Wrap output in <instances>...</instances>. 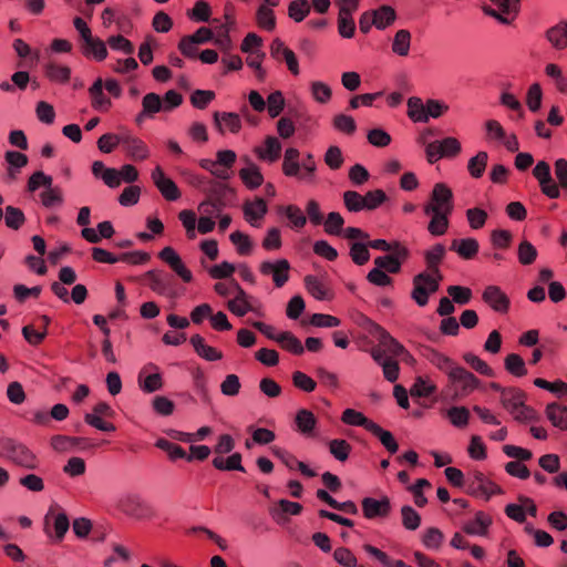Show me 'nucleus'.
<instances>
[{"label": "nucleus", "mask_w": 567, "mask_h": 567, "mask_svg": "<svg viewBox=\"0 0 567 567\" xmlns=\"http://www.w3.org/2000/svg\"><path fill=\"white\" fill-rule=\"evenodd\" d=\"M295 422H296L298 431L302 435H305L307 437L315 436L317 419L311 411H309L307 409L299 410L296 414Z\"/></svg>", "instance_id": "nucleus-26"}, {"label": "nucleus", "mask_w": 567, "mask_h": 567, "mask_svg": "<svg viewBox=\"0 0 567 567\" xmlns=\"http://www.w3.org/2000/svg\"><path fill=\"white\" fill-rule=\"evenodd\" d=\"M150 280V288L162 296L175 297L173 287V276L164 270L152 269L145 274Z\"/></svg>", "instance_id": "nucleus-7"}, {"label": "nucleus", "mask_w": 567, "mask_h": 567, "mask_svg": "<svg viewBox=\"0 0 567 567\" xmlns=\"http://www.w3.org/2000/svg\"><path fill=\"white\" fill-rule=\"evenodd\" d=\"M377 436L381 444L391 453L394 454L399 450V445L390 431L383 430L379 424L374 423L369 431Z\"/></svg>", "instance_id": "nucleus-38"}, {"label": "nucleus", "mask_w": 567, "mask_h": 567, "mask_svg": "<svg viewBox=\"0 0 567 567\" xmlns=\"http://www.w3.org/2000/svg\"><path fill=\"white\" fill-rule=\"evenodd\" d=\"M402 515V525L408 530H415L420 527L421 516L420 514L410 505H404L401 508Z\"/></svg>", "instance_id": "nucleus-53"}, {"label": "nucleus", "mask_w": 567, "mask_h": 567, "mask_svg": "<svg viewBox=\"0 0 567 567\" xmlns=\"http://www.w3.org/2000/svg\"><path fill=\"white\" fill-rule=\"evenodd\" d=\"M449 213L436 214L429 223L427 230L433 236H442L449 228Z\"/></svg>", "instance_id": "nucleus-58"}, {"label": "nucleus", "mask_w": 567, "mask_h": 567, "mask_svg": "<svg viewBox=\"0 0 567 567\" xmlns=\"http://www.w3.org/2000/svg\"><path fill=\"white\" fill-rule=\"evenodd\" d=\"M333 559L342 567H357L358 559L347 547H338L333 551Z\"/></svg>", "instance_id": "nucleus-64"}, {"label": "nucleus", "mask_w": 567, "mask_h": 567, "mask_svg": "<svg viewBox=\"0 0 567 567\" xmlns=\"http://www.w3.org/2000/svg\"><path fill=\"white\" fill-rule=\"evenodd\" d=\"M492 524V518L484 512H477L475 518L467 520L463 525V530L468 535L484 536L487 533V528Z\"/></svg>", "instance_id": "nucleus-24"}, {"label": "nucleus", "mask_w": 567, "mask_h": 567, "mask_svg": "<svg viewBox=\"0 0 567 567\" xmlns=\"http://www.w3.org/2000/svg\"><path fill=\"white\" fill-rule=\"evenodd\" d=\"M310 90L313 99L321 104L330 101L332 91L330 86L321 81H315L310 84Z\"/></svg>", "instance_id": "nucleus-63"}, {"label": "nucleus", "mask_w": 567, "mask_h": 567, "mask_svg": "<svg viewBox=\"0 0 567 567\" xmlns=\"http://www.w3.org/2000/svg\"><path fill=\"white\" fill-rule=\"evenodd\" d=\"M431 202L442 212L452 214L453 212V193L444 183L434 185L431 193Z\"/></svg>", "instance_id": "nucleus-15"}, {"label": "nucleus", "mask_w": 567, "mask_h": 567, "mask_svg": "<svg viewBox=\"0 0 567 567\" xmlns=\"http://www.w3.org/2000/svg\"><path fill=\"white\" fill-rule=\"evenodd\" d=\"M214 122L219 132L223 133L221 124L224 123L231 133H238L241 128V120L237 113L233 112H215Z\"/></svg>", "instance_id": "nucleus-28"}, {"label": "nucleus", "mask_w": 567, "mask_h": 567, "mask_svg": "<svg viewBox=\"0 0 567 567\" xmlns=\"http://www.w3.org/2000/svg\"><path fill=\"white\" fill-rule=\"evenodd\" d=\"M231 286L237 292V296L235 299L228 301V309L236 316L243 317L248 311H251L252 308L247 301V293L244 291V289L239 286V284L236 280L231 281Z\"/></svg>", "instance_id": "nucleus-22"}, {"label": "nucleus", "mask_w": 567, "mask_h": 567, "mask_svg": "<svg viewBox=\"0 0 567 567\" xmlns=\"http://www.w3.org/2000/svg\"><path fill=\"white\" fill-rule=\"evenodd\" d=\"M411 45V33L409 30H399L392 42V51L399 56H406Z\"/></svg>", "instance_id": "nucleus-36"}, {"label": "nucleus", "mask_w": 567, "mask_h": 567, "mask_svg": "<svg viewBox=\"0 0 567 567\" xmlns=\"http://www.w3.org/2000/svg\"><path fill=\"white\" fill-rule=\"evenodd\" d=\"M355 24L352 13L343 10L338 14V32L344 39H350L354 35Z\"/></svg>", "instance_id": "nucleus-44"}, {"label": "nucleus", "mask_w": 567, "mask_h": 567, "mask_svg": "<svg viewBox=\"0 0 567 567\" xmlns=\"http://www.w3.org/2000/svg\"><path fill=\"white\" fill-rule=\"evenodd\" d=\"M374 17V27L384 30L395 21V10L390 6H381L377 10H372Z\"/></svg>", "instance_id": "nucleus-33"}, {"label": "nucleus", "mask_w": 567, "mask_h": 567, "mask_svg": "<svg viewBox=\"0 0 567 567\" xmlns=\"http://www.w3.org/2000/svg\"><path fill=\"white\" fill-rule=\"evenodd\" d=\"M267 213V205L262 198H258L252 203H247L244 206V215L246 220L251 226H258L255 220L261 219Z\"/></svg>", "instance_id": "nucleus-32"}, {"label": "nucleus", "mask_w": 567, "mask_h": 567, "mask_svg": "<svg viewBox=\"0 0 567 567\" xmlns=\"http://www.w3.org/2000/svg\"><path fill=\"white\" fill-rule=\"evenodd\" d=\"M546 415L554 426L567 430V406L550 403L546 408Z\"/></svg>", "instance_id": "nucleus-31"}, {"label": "nucleus", "mask_w": 567, "mask_h": 567, "mask_svg": "<svg viewBox=\"0 0 567 567\" xmlns=\"http://www.w3.org/2000/svg\"><path fill=\"white\" fill-rule=\"evenodd\" d=\"M158 258L162 259L165 264H167L171 269L182 278L185 282H190L193 280L192 272L184 265L181 256L176 252V250L169 246L163 248Z\"/></svg>", "instance_id": "nucleus-10"}, {"label": "nucleus", "mask_w": 567, "mask_h": 567, "mask_svg": "<svg viewBox=\"0 0 567 567\" xmlns=\"http://www.w3.org/2000/svg\"><path fill=\"white\" fill-rule=\"evenodd\" d=\"M290 264L286 259H279L276 262L264 261L260 265V272L265 276H272L277 288H281L289 279Z\"/></svg>", "instance_id": "nucleus-11"}, {"label": "nucleus", "mask_w": 567, "mask_h": 567, "mask_svg": "<svg viewBox=\"0 0 567 567\" xmlns=\"http://www.w3.org/2000/svg\"><path fill=\"white\" fill-rule=\"evenodd\" d=\"M310 10L308 0H293L289 3L288 16L295 22H301L310 13Z\"/></svg>", "instance_id": "nucleus-46"}, {"label": "nucleus", "mask_w": 567, "mask_h": 567, "mask_svg": "<svg viewBox=\"0 0 567 567\" xmlns=\"http://www.w3.org/2000/svg\"><path fill=\"white\" fill-rule=\"evenodd\" d=\"M505 369L515 377H524L527 374L525 362L519 354L511 353L505 358Z\"/></svg>", "instance_id": "nucleus-48"}, {"label": "nucleus", "mask_w": 567, "mask_h": 567, "mask_svg": "<svg viewBox=\"0 0 567 567\" xmlns=\"http://www.w3.org/2000/svg\"><path fill=\"white\" fill-rule=\"evenodd\" d=\"M426 104L420 97L412 96L408 100V115L413 122L426 123Z\"/></svg>", "instance_id": "nucleus-37"}, {"label": "nucleus", "mask_w": 567, "mask_h": 567, "mask_svg": "<svg viewBox=\"0 0 567 567\" xmlns=\"http://www.w3.org/2000/svg\"><path fill=\"white\" fill-rule=\"evenodd\" d=\"M81 52L86 58H93L96 61H103L107 56V49L105 43L100 39L90 35V40H82Z\"/></svg>", "instance_id": "nucleus-17"}, {"label": "nucleus", "mask_w": 567, "mask_h": 567, "mask_svg": "<svg viewBox=\"0 0 567 567\" xmlns=\"http://www.w3.org/2000/svg\"><path fill=\"white\" fill-rule=\"evenodd\" d=\"M47 78L56 83H66L71 75V69L64 65L48 63L44 68Z\"/></svg>", "instance_id": "nucleus-40"}, {"label": "nucleus", "mask_w": 567, "mask_h": 567, "mask_svg": "<svg viewBox=\"0 0 567 567\" xmlns=\"http://www.w3.org/2000/svg\"><path fill=\"white\" fill-rule=\"evenodd\" d=\"M446 416L453 426L463 429L468 424L470 411L465 406H452L446 411Z\"/></svg>", "instance_id": "nucleus-42"}, {"label": "nucleus", "mask_w": 567, "mask_h": 567, "mask_svg": "<svg viewBox=\"0 0 567 567\" xmlns=\"http://www.w3.org/2000/svg\"><path fill=\"white\" fill-rule=\"evenodd\" d=\"M388 200L386 194L382 189H374L363 195V206L365 210H374Z\"/></svg>", "instance_id": "nucleus-60"}, {"label": "nucleus", "mask_w": 567, "mask_h": 567, "mask_svg": "<svg viewBox=\"0 0 567 567\" xmlns=\"http://www.w3.org/2000/svg\"><path fill=\"white\" fill-rule=\"evenodd\" d=\"M189 342L197 355L206 361L213 362L223 358V353L216 348L206 344L205 339L200 334L192 336Z\"/></svg>", "instance_id": "nucleus-19"}, {"label": "nucleus", "mask_w": 567, "mask_h": 567, "mask_svg": "<svg viewBox=\"0 0 567 567\" xmlns=\"http://www.w3.org/2000/svg\"><path fill=\"white\" fill-rule=\"evenodd\" d=\"M439 288L440 285L430 278L427 271H422L413 277L411 298L417 306L424 307L429 302L430 295L435 293Z\"/></svg>", "instance_id": "nucleus-4"}, {"label": "nucleus", "mask_w": 567, "mask_h": 567, "mask_svg": "<svg viewBox=\"0 0 567 567\" xmlns=\"http://www.w3.org/2000/svg\"><path fill=\"white\" fill-rule=\"evenodd\" d=\"M488 161V154L484 151L478 152L474 157L470 158L467 164L468 173L474 178L482 177Z\"/></svg>", "instance_id": "nucleus-47"}, {"label": "nucleus", "mask_w": 567, "mask_h": 567, "mask_svg": "<svg viewBox=\"0 0 567 567\" xmlns=\"http://www.w3.org/2000/svg\"><path fill=\"white\" fill-rule=\"evenodd\" d=\"M422 355L439 370L445 372L447 378L450 377V372L457 367L451 358L430 347L424 348Z\"/></svg>", "instance_id": "nucleus-18"}, {"label": "nucleus", "mask_w": 567, "mask_h": 567, "mask_svg": "<svg viewBox=\"0 0 567 567\" xmlns=\"http://www.w3.org/2000/svg\"><path fill=\"white\" fill-rule=\"evenodd\" d=\"M301 512V504L285 498L278 501L277 507L270 508V515L276 520H280L284 515L297 516Z\"/></svg>", "instance_id": "nucleus-29"}, {"label": "nucleus", "mask_w": 567, "mask_h": 567, "mask_svg": "<svg viewBox=\"0 0 567 567\" xmlns=\"http://www.w3.org/2000/svg\"><path fill=\"white\" fill-rule=\"evenodd\" d=\"M278 343L287 351L301 355L305 352V348L301 341L291 332L285 331L279 333Z\"/></svg>", "instance_id": "nucleus-39"}, {"label": "nucleus", "mask_w": 567, "mask_h": 567, "mask_svg": "<svg viewBox=\"0 0 567 567\" xmlns=\"http://www.w3.org/2000/svg\"><path fill=\"white\" fill-rule=\"evenodd\" d=\"M248 166L239 171V177L249 189H256L264 183V176L259 167L246 159Z\"/></svg>", "instance_id": "nucleus-27"}, {"label": "nucleus", "mask_w": 567, "mask_h": 567, "mask_svg": "<svg viewBox=\"0 0 567 567\" xmlns=\"http://www.w3.org/2000/svg\"><path fill=\"white\" fill-rule=\"evenodd\" d=\"M478 241L475 238L454 239L450 249L455 251L461 258L470 260L478 252Z\"/></svg>", "instance_id": "nucleus-21"}, {"label": "nucleus", "mask_w": 567, "mask_h": 567, "mask_svg": "<svg viewBox=\"0 0 567 567\" xmlns=\"http://www.w3.org/2000/svg\"><path fill=\"white\" fill-rule=\"evenodd\" d=\"M151 177L165 199L175 202L181 197V192L177 185L173 179L165 176L161 166H156L152 171Z\"/></svg>", "instance_id": "nucleus-9"}, {"label": "nucleus", "mask_w": 567, "mask_h": 567, "mask_svg": "<svg viewBox=\"0 0 567 567\" xmlns=\"http://www.w3.org/2000/svg\"><path fill=\"white\" fill-rule=\"evenodd\" d=\"M537 249L528 240H523L517 250L518 261L524 265H532L537 258Z\"/></svg>", "instance_id": "nucleus-55"}, {"label": "nucleus", "mask_w": 567, "mask_h": 567, "mask_svg": "<svg viewBox=\"0 0 567 567\" xmlns=\"http://www.w3.org/2000/svg\"><path fill=\"white\" fill-rule=\"evenodd\" d=\"M89 94L94 110L105 112L112 106L111 100L103 93V81L101 78L94 81L89 89Z\"/></svg>", "instance_id": "nucleus-23"}, {"label": "nucleus", "mask_w": 567, "mask_h": 567, "mask_svg": "<svg viewBox=\"0 0 567 567\" xmlns=\"http://www.w3.org/2000/svg\"><path fill=\"white\" fill-rule=\"evenodd\" d=\"M138 385L142 391L153 393L163 388L162 374L158 372V367L150 363L138 374Z\"/></svg>", "instance_id": "nucleus-13"}, {"label": "nucleus", "mask_w": 567, "mask_h": 567, "mask_svg": "<svg viewBox=\"0 0 567 567\" xmlns=\"http://www.w3.org/2000/svg\"><path fill=\"white\" fill-rule=\"evenodd\" d=\"M118 508L125 515L137 519L146 517L150 513V506L135 493L123 495L118 501Z\"/></svg>", "instance_id": "nucleus-5"}, {"label": "nucleus", "mask_w": 567, "mask_h": 567, "mask_svg": "<svg viewBox=\"0 0 567 567\" xmlns=\"http://www.w3.org/2000/svg\"><path fill=\"white\" fill-rule=\"evenodd\" d=\"M464 361L471 365L476 372L486 375L494 377V370L482 359H480L476 354L472 352H466L463 354Z\"/></svg>", "instance_id": "nucleus-56"}, {"label": "nucleus", "mask_w": 567, "mask_h": 567, "mask_svg": "<svg viewBox=\"0 0 567 567\" xmlns=\"http://www.w3.org/2000/svg\"><path fill=\"white\" fill-rule=\"evenodd\" d=\"M443 539V533L436 527L427 528L422 536L423 545L431 550H437L441 547Z\"/></svg>", "instance_id": "nucleus-54"}, {"label": "nucleus", "mask_w": 567, "mask_h": 567, "mask_svg": "<svg viewBox=\"0 0 567 567\" xmlns=\"http://www.w3.org/2000/svg\"><path fill=\"white\" fill-rule=\"evenodd\" d=\"M86 439L84 437H72V436H65V435H54L51 439V446L53 450L58 452H66L75 446L84 443Z\"/></svg>", "instance_id": "nucleus-41"}, {"label": "nucleus", "mask_w": 567, "mask_h": 567, "mask_svg": "<svg viewBox=\"0 0 567 567\" xmlns=\"http://www.w3.org/2000/svg\"><path fill=\"white\" fill-rule=\"evenodd\" d=\"M482 298L484 302L498 313H506L509 309V298L498 286H487L483 291Z\"/></svg>", "instance_id": "nucleus-12"}, {"label": "nucleus", "mask_w": 567, "mask_h": 567, "mask_svg": "<svg viewBox=\"0 0 567 567\" xmlns=\"http://www.w3.org/2000/svg\"><path fill=\"white\" fill-rule=\"evenodd\" d=\"M305 286L308 292L318 300L328 299V290L324 285L315 276H306Z\"/></svg>", "instance_id": "nucleus-50"}, {"label": "nucleus", "mask_w": 567, "mask_h": 567, "mask_svg": "<svg viewBox=\"0 0 567 567\" xmlns=\"http://www.w3.org/2000/svg\"><path fill=\"white\" fill-rule=\"evenodd\" d=\"M299 151L297 148H287L284 156L282 172L288 177H297L300 172Z\"/></svg>", "instance_id": "nucleus-30"}, {"label": "nucleus", "mask_w": 567, "mask_h": 567, "mask_svg": "<svg viewBox=\"0 0 567 567\" xmlns=\"http://www.w3.org/2000/svg\"><path fill=\"white\" fill-rule=\"evenodd\" d=\"M0 456L27 470L38 468L35 454L27 445L11 437L0 439Z\"/></svg>", "instance_id": "nucleus-2"}, {"label": "nucleus", "mask_w": 567, "mask_h": 567, "mask_svg": "<svg viewBox=\"0 0 567 567\" xmlns=\"http://www.w3.org/2000/svg\"><path fill=\"white\" fill-rule=\"evenodd\" d=\"M329 452L339 462H346L351 452V445L343 439H334L329 442Z\"/></svg>", "instance_id": "nucleus-49"}, {"label": "nucleus", "mask_w": 567, "mask_h": 567, "mask_svg": "<svg viewBox=\"0 0 567 567\" xmlns=\"http://www.w3.org/2000/svg\"><path fill=\"white\" fill-rule=\"evenodd\" d=\"M281 148V143L277 137L267 136L265 140V146L256 147L255 153L260 159L274 163L280 157Z\"/></svg>", "instance_id": "nucleus-20"}, {"label": "nucleus", "mask_w": 567, "mask_h": 567, "mask_svg": "<svg viewBox=\"0 0 567 567\" xmlns=\"http://www.w3.org/2000/svg\"><path fill=\"white\" fill-rule=\"evenodd\" d=\"M229 239L236 246V250L240 256H248L251 254L252 241L245 233L236 230L230 234Z\"/></svg>", "instance_id": "nucleus-45"}, {"label": "nucleus", "mask_w": 567, "mask_h": 567, "mask_svg": "<svg viewBox=\"0 0 567 567\" xmlns=\"http://www.w3.org/2000/svg\"><path fill=\"white\" fill-rule=\"evenodd\" d=\"M533 175L539 182L542 192L549 198H558L560 195L558 186L554 183L550 175L549 165L540 161L533 169Z\"/></svg>", "instance_id": "nucleus-8"}, {"label": "nucleus", "mask_w": 567, "mask_h": 567, "mask_svg": "<svg viewBox=\"0 0 567 567\" xmlns=\"http://www.w3.org/2000/svg\"><path fill=\"white\" fill-rule=\"evenodd\" d=\"M343 203L350 213H359L364 210L363 195L355 190H347L343 193Z\"/></svg>", "instance_id": "nucleus-62"}, {"label": "nucleus", "mask_w": 567, "mask_h": 567, "mask_svg": "<svg viewBox=\"0 0 567 567\" xmlns=\"http://www.w3.org/2000/svg\"><path fill=\"white\" fill-rule=\"evenodd\" d=\"M256 20L260 28L272 31L276 27V18L272 9L267 6H260L256 13Z\"/></svg>", "instance_id": "nucleus-52"}, {"label": "nucleus", "mask_w": 567, "mask_h": 567, "mask_svg": "<svg viewBox=\"0 0 567 567\" xmlns=\"http://www.w3.org/2000/svg\"><path fill=\"white\" fill-rule=\"evenodd\" d=\"M142 110L152 117L155 113L164 111V104L161 96L156 93H147L142 100Z\"/></svg>", "instance_id": "nucleus-51"}, {"label": "nucleus", "mask_w": 567, "mask_h": 567, "mask_svg": "<svg viewBox=\"0 0 567 567\" xmlns=\"http://www.w3.org/2000/svg\"><path fill=\"white\" fill-rule=\"evenodd\" d=\"M123 145L126 153L135 161H143L148 157L150 152L146 144L130 133L113 134L106 133L97 141V147L103 153H111L116 145Z\"/></svg>", "instance_id": "nucleus-1"}, {"label": "nucleus", "mask_w": 567, "mask_h": 567, "mask_svg": "<svg viewBox=\"0 0 567 567\" xmlns=\"http://www.w3.org/2000/svg\"><path fill=\"white\" fill-rule=\"evenodd\" d=\"M334 130L352 135L357 131V124L352 116L346 114H337L332 120Z\"/></svg>", "instance_id": "nucleus-57"}, {"label": "nucleus", "mask_w": 567, "mask_h": 567, "mask_svg": "<svg viewBox=\"0 0 567 567\" xmlns=\"http://www.w3.org/2000/svg\"><path fill=\"white\" fill-rule=\"evenodd\" d=\"M449 381L454 389V399L470 395L480 385V380L461 365L450 372Z\"/></svg>", "instance_id": "nucleus-3"}, {"label": "nucleus", "mask_w": 567, "mask_h": 567, "mask_svg": "<svg viewBox=\"0 0 567 567\" xmlns=\"http://www.w3.org/2000/svg\"><path fill=\"white\" fill-rule=\"evenodd\" d=\"M44 188L45 189L40 193V199L44 207L53 208L63 204V194L59 186H53V183H51V186Z\"/></svg>", "instance_id": "nucleus-34"}, {"label": "nucleus", "mask_w": 567, "mask_h": 567, "mask_svg": "<svg viewBox=\"0 0 567 567\" xmlns=\"http://www.w3.org/2000/svg\"><path fill=\"white\" fill-rule=\"evenodd\" d=\"M545 37L547 41L556 50H564L567 48V21H560L556 25L549 28Z\"/></svg>", "instance_id": "nucleus-25"}, {"label": "nucleus", "mask_w": 567, "mask_h": 567, "mask_svg": "<svg viewBox=\"0 0 567 567\" xmlns=\"http://www.w3.org/2000/svg\"><path fill=\"white\" fill-rule=\"evenodd\" d=\"M341 420L343 423L354 426H362L367 431L373 426L375 422L364 416L361 412L353 409H346L342 413Z\"/></svg>", "instance_id": "nucleus-35"}, {"label": "nucleus", "mask_w": 567, "mask_h": 567, "mask_svg": "<svg viewBox=\"0 0 567 567\" xmlns=\"http://www.w3.org/2000/svg\"><path fill=\"white\" fill-rule=\"evenodd\" d=\"M501 402L509 413H516L517 408L523 403V393L517 389H507L503 391Z\"/></svg>", "instance_id": "nucleus-43"}, {"label": "nucleus", "mask_w": 567, "mask_h": 567, "mask_svg": "<svg viewBox=\"0 0 567 567\" xmlns=\"http://www.w3.org/2000/svg\"><path fill=\"white\" fill-rule=\"evenodd\" d=\"M372 333L381 343V347L384 348L390 358L401 357L403 353H405V348L398 340L392 338L390 333L381 326L374 324Z\"/></svg>", "instance_id": "nucleus-16"}, {"label": "nucleus", "mask_w": 567, "mask_h": 567, "mask_svg": "<svg viewBox=\"0 0 567 567\" xmlns=\"http://www.w3.org/2000/svg\"><path fill=\"white\" fill-rule=\"evenodd\" d=\"M270 54L272 58H275L277 60L282 58L285 60L289 71L293 75L299 74V64H298L297 56L292 50H290L289 48H287L285 45V43L281 39L276 38L272 40L271 45H270Z\"/></svg>", "instance_id": "nucleus-14"}, {"label": "nucleus", "mask_w": 567, "mask_h": 567, "mask_svg": "<svg viewBox=\"0 0 567 567\" xmlns=\"http://www.w3.org/2000/svg\"><path fill=\"white\" fill-rule=\"evenodd\" d=\"M362 512L368 519H384L392 509L390 498L382 496L380 499L373 497H364L361 502Z\"/></svg>", "instance_id": "nucleus-6"}, {"label": "nucleus", "mask_w": 567, "mask_h": 567, "mask_svg": "<svg viewBox=\"0 0 567 567\" xmlns=\"http://www.w3.org/2000/svg\"><path fill=\"white\" fill-rule=\"evenodd\" d=\"M285 99L280 91H275L269 94L267 99L266 107L271 118L277 117L284 110Z\"/></svg>", "instance_id": "nucleus-61"}, {"label": "nucleus", "mask_w": 567, "mask_h": 567, "mask_svg": "<svg viewBox=\"0 0 567 567\" xmlns=\"http://www.w3.org/2000/svg\"><path fill=\"white\" fill-rule=\"evenodd\" d=\"M4 221L9 228L17 230L24 224L25 217L20 208L7 206Z\"/></svg>", "instance_id": "nucleus-59"}]
</instances>
